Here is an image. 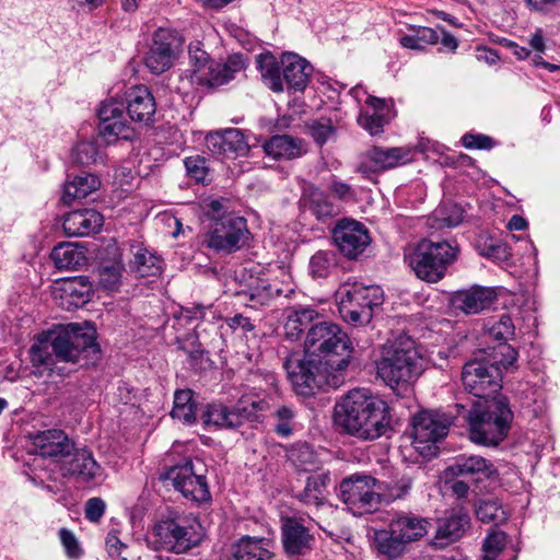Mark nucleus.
Here are the masks:
<instances>
[{"label": "nucleus", "instance_id": "nucleus-23", "mask_svg": "<svg viewBox=\"0 0 560 560\" xmlns=\"http://www.w3.org/2000/svg\"><path fill=\"white\" fill-rule=\"evenodd\" d=\"M126 103L127 114L136 122H150L156 112L154 96L144 85L130 88L126 92Z\"/></svg>", "mask_w": 560, "mask_h": 560}, {"label": "nucleus", "instance_id": "nucleus-54", "mask_svg": "<svg viewBox=\"0 0 560 560\" xmlns=\"http://www.w3.org/2000/svg\"><path fill=\"white\" fill-rule=\"evenodd\" d=\"M295 415V411L285 405L276 410L273 416L277 422L273 430L279 436L288 438L293 433Z\"/></svg>", "mask_w": 560, "mask_h": 560}, {"label": "nucleus", "instance_id": "nucleus-37", "mask_svg": "<svg viewBox=\"0 0 560 560\" xmlns=\"http://www.w3.org/2000/svg\"><path fill=\"white\" fill-rule=\"evenodd\" d=\"M408 34L399 38V43L404 48L423 51L429 45H435L440 40V35L436 30L420 26L408 25Z\"/></svg>", "mask_w": 560, "mask_h": 560}, {"label": "nucleus", "instance_id": "nucleus-36", "mask_svg": "<svg viewBox=\"0 0 560 560\" xmlns=\"http://www.w3.org/2000/svg\"><path fill=\"white\" fill-rule=\"evenodd\" d=\"M50 257L59 270H75L86 262L84 248L70 242L56 245L51 250Z\"/></svg>", "mask_w": 560, "mask_h": 560}, {"label": "nucleus", "instance_id": "nucleus-31", "mask_svg": "<svg viewBox=\"0 0 560 560\" xmlns=\"http://www.w3.org/2000/svg\"><path fill=\"white\" fill-rule=\"evenodd\" d=\"M264 152L275 160H294L304 152V141L289 135H276L262 144Z\"/></svg>", "mask_w": 560, "mask_h": 560}, {"label": "nucleus", "instance_id": "nucleus-46", "mask_svg": "<svg viewBox=\"0 0 560 560\" xmlns=\"http://www.w3.org/2000/svg\"><path fill=\"white\" fill-rule=\"evenodd\" d=\"M65 292L72 299L71 304L79 306L90 301L93 288L88 277H78L69 281Z\"/></svg>", "mask_w": 560, "mask_h": 560}, {"label": "nucleus", "instance_id": "nucleus-41", "mask_svg": "<svg viewBox=\"0 0 560 560\" xmlns=\"http://www.w3.org/2000/svg\"><path fill=\"white\" fill-rule=\"evenodd\" d=\"M171 416L184 424L191 425L196 422V401L194 400V392L191 389H177L175 392Z\"/></svg>", "mask_w": 560, "mask_h": 560}, {"label": "nucleus", "instance_id": "nucleus-42", "mask_svg": "<svg viewBox=\"0 0 560 560\" xmlns=\"http://www.w3.org/2000/svg\"><path fill=\"white\" fill-rule=\"evenodd\" d=\"M250 302V307L266 306L277 296L282 294V290L271 284L268 280L256 279L255 284L249 285L246 291L240 293Z\"/></svg>", "mask_w": 560, "mask_h": 560}, {"label": "nucleus", "instance_id": "nucleus-13", "mask_svg": "<svg viewBox=\"0 0 560 560\" xmlns=\"http://www.w3.org/2000/svg\"><path fill=\"white\" fill-rule=\"evenodd\" d=\"M381 482L371 475L353 474L343 479L339 486V498L355 512L370 513L381 503Z\"/></svg>", "mask_w": 560, "mask_h": 560}, {"label": "nucleus", "instance_id": "nucleus-33", "mask_svg": "<svg viewBox=\"0 0 560 560\" xmlns=\"http://www.w3.org/2000/svg\"><path fill=\"white\" fill-rule=\"evenodd\" d=\"M275 553L264 547V539L243 536L231 547L229 560H273Z\"/></svg>", "mask_w": 560, "mask_h": 560}, {"label": "nucleus", "instance_id": "nucleus-27", "mask_svg": "<svg viewBox=\"0 0 560 560\" xmlns=\"http://www.w3.org/2000/svg\"><path fill=\"white\" fill-rule=\"evenodd\" d=\"M103 225V215L94 209H77L69 212L62 228L68 236H84L96 233Z\"/></svg>", "mask_w": 560, "mask_h": 560}, {"label": "nucleus", "instance_id": "nucleus-53", "mask_svg": "<svg viewBox=\"0 0 560 560\" xmlns=\"http://www.w3.org/2000/svg\"><path fill=\"white\" fill-rule=\"evenodd\" d=\"M506 544V534L501 530H492L483 540L482 550L485 552L482 560H497L503 551Z\"/></svg>", "mask_w": 560, "mask_h": 560}, {"label": "nucleus", "instance_id": "nucleus-60", "mask_svg": "<svg viewBox=\"0 0 560 560\" xmlns=\"http://www.w3.org/2000/svg\"><path fill=\"white\" fill-rule=\"evenodd\" d=\"M106 510V503L103 499L94 497L89 499L84 505L85 518L92 523H97L103 517Z\"/></svg>", "mask_w": 560, "mask_h": 560}, {"label": "nucleus", "instance_id": "nucleus-49", "mask_svg": "<svg viewBox=\"0 0 560 560\" xmlns=\"http://www.w3.org/2000/svg\"><path fill=\"white\" fill-rule=\"evenodd\" d=\"M476 517L483 523H498L506 520L505 512L493 500H480L475 505Z\"/></svg>", "mask_w": 560, "mask_h": 560}, {"label": "nucleus", "instance_id": "nucleus-18", "mask_svg": "<svg viewBox=\"0 0 560 560\" xmlns=\"http://www.w3.org/2000/svg\"><path fill=\"white\" fill-rule=\"evenodd\" d=\"M281 539L288 557H304L312 552L315 537L303 518L287 516L281 520Z\"/></svg>", "mask_w": 560, "mask_h": 560}, {"label": "nucleus", "instance_id": "nucleus-21", "mask_svg": "<svg viewBox=\"0 0 560 560\" xmlns=\"http://www.w3.org/2000/svg\"><path fill=\"white\" fill-rule=\"evenodd\" d=\"M444 472L452 477L471 476L476 477V480H493L499 477L494 464L480 455H458Z\"/></svg>", "mask_w": 560, "mask_h": 560}, {"label": "nucleus", "instance_id": "nucleus-52", "mask_svg": "<svg viewBox=\"0 0 560 560\" xmlns=\"http://www.w3.org/2000/svg\"><path fill=\"white\" fill-rule=\"evenodd\" d=\"M341 317L348 324L361 326L369 324L373 317L372 311L368 308H359L347 303L345 298H341V305L339 308Z\"/></svg>", "mask_w": 560, "mask_h": 560}, {"label": "nucleus", "instance_id": "nucleus-17", "mask_svg": "<svg viewBox=\"0 0 560 560\" xmlns=\"http://www.w3.org/2000/svg\"><path fill=\"white\" fill-rule=\"evenodd\" d=\"M30 438L35 447V454L43 458H50L60 466L75 448L74 442L59 429L37 431L31 434Z\"/></svg>", "mask_w": 560, "mask_h": 560}, {"label": "nucleus", "instance_id": "nucleus-20", "mask_svg": "<svg viewBox=\"0 0 560 560\" xmlns=\"http://www.w3.org/2000/svg\"><path fill=\"white\" fill-rule=\"evenodd\" d=\"M497 299L498 295L494 289L474 285L468 290L454 292L450 302L454 310L472 315L492 307Z\"/></svg>", "mask_w": 560, "mask_h": 560}, {"label": "nucleus", "instance_id": "nucleus-38", "mask_svg": "<svg viewBox=\"0 0 560 560\" xmlns=\"http://www.w3.org/2000/svg\"><path fill=\"white\" fill-rule=\"evenodd\" d=\"M329 483V472L311 475L306 479L304 490L296 498L308 505H322L324 504L326 488Z\"/></svg>", "mask_w": 560, "mask_h": 560}, {"label": "nucleus", "instance_id": "nucleus-9", "mask_svg": "<svg viewBox=\"0 0 560 560\" xmlns=\"http://www.w3.org/2000/svg\"><path fill=\"white\" fill-rule=\"evenodd\" d=\"M459 253L457 245L446 241L421 240L410 253L409 266L416 276L427 283H438L455 262Z\"/></svg>", "mask_w": 560, "mask_h": 560}, {"label": "nucleus", "instance_id": "nucleus-58", "mask_svg": "<svg viewBox=\"0 0 560 560\" xmlns=\"http://www.w3.org/2000/svg\"><path fill=\"white\" fill-rule=\"evenodd\" d=\"M319 314L313 308H300L294 311L292 315L289 316L284 329L290 331H295V323L300 325H304L307 329L315 325L314 319L318 318Z\"/></svg>", "mask_w": 560, "mask_h": 560}, {"label": "nucleus", "instance_id": "nucleus-14", "mask_svg": "<svg viewBox=\"0 0 560 560\" xmlns=\"http://www.w3.org/2000/svg\"><path fill=\"white\" fill-rule=\"evenodd\" d=\"M160 479L172 485L186 500L197 505L211 501L207 477L197 474L191 460L170 467L160 476Z\"/></svg>", "mask_w": 560, "mask_h": 560}, {"label": "nucleus", "instance_id": "nucleus-47", "mask_svg": "<svg viewBox=\"0 0 560 560\" xmlns=\"http://www.w3.org/2000/svg\"><path fill=\"white\" fill-rule=\"evenodd\" d=\"M289 459L299 470L307 471L316 463V455L307 443H296L289 452Z\"/></svg>", "mask_w": 560, "mask_h": 560}, {"label": "nucleus", "instance_id": "nucleus-15", "mask_svg": "<svg viewBox=\"0 0 560 560\" xmlns=\"http://www.w3.org/2000/svg\"><path fill=\"white\" fill-rule=\"evenodd\" d=\"M182 45L183 39L177 33L165 28L158 30L144 58L147 68L153 74L167 71L173 66Z\"/></svg>", "mask_w": 560, "mask_h": 560}, {"label": "nucleus", "instance_id": "nucleus-10", "mask_svg": "<svg viewBox=\"0 0 560 560\" xmlns=\"http://www.w3.org/2000/svg\"><path fill=\"white\" fill-rule=\"evenodd\" d=\"M267 407L268 402L264 399L246 397H242L231 407L222 402H210L203 406L200 419L206 428L232 430L242 427L245 421H259Z\"/></svg>", "mask_w": 560, "mask_h": 560}, {"label": "nucleus", "instance_id": "nucleus-4", "mask_svg": "<svg viewBox=\"0 0 560 560\" xmlns=\"http://www.w3.org/2000/svg\"><path fill=\"white\" fill-rule=\"evenodd\" d=\"M458 413L469 424L470 440L480 445L498 446L509 435L514 413L505 396L488 400H476L467 410L462 404H455Z\"/></svg>", "mask_w": 560, "mask_h": 560}, {"label": "nucleus", "instance_id": "nucleus-40", "mask_svg": "<svg viewBox=\"0 0 560 560\" xmlns=\"http://www.w3.org/2000/svg\"><path fill=\"white\" fill-rule=\"evenodd\" d=\"M130 268L141 278L158 277L163 270V259L147 248L139 247L130 261Z\"/></svg>", "mask_w": 560, "mask_h": 560}, {"label": "nucleus", "instance_id": "nucleus-30", "mask_svg": "<svg viewBox=\"0 0 560 560\" xmlns=\"http://www.w3.org/2000/svg\"><path fill=\"white\" fill-rule=\"evenodd\" d=\"M101 186L100 178L90 172L81 171L78 174H68L63 185L62 201L70 205L75 199H83Z\"/></svg>", "mask_w": 560, "mask_h": 560}, {"label": "nucleus", "instance_id": "nucleus-7", "mask_svg": "<svg viewBox=\"0 0 560 560\" xmlns=\"http://www.w3.org/2000/svg\"><path fill=\"white\" fill-rule=\"evenodd\" d=\"M353 351L352 342L341 328L331 322H317L308 328L304 340V352L307 355L334 361L336 371H345Z\"/></svg>", "mask_w": 560, "mask_h": 560}, {"label": "nucleus", "instance_id": "nucleus-22", "mask_svg": "<svg viewBox=\"0 0 560 560\" xmlns=\"http://www.w3.org/2000/svg\"><path fill=\"white\" fill-rule=\"evenodd\" d=\"M63 476H71L82 482L94 480L101 475L102 468L92 453L85 448H74L71 456L60 466Z\"/></svg>", "mask_w": 560, "mask_h": 560}, {"label": "nucleus", "instance_id": "nucleus-24", "mask_svg": "<svg viewBox=\"0 0 560 560\" xmlns=\"http://www.w3.org/2000/svg\"><path fill=\"white\" fill-rule=\"evenodd\" d=\"M365 158L366 161H362L358 166V172L364 175L396 167L408 161V152L401 148L383 149L374 147L366 153Z\"/></svg>", "mask_w": 560, "mask_h": 560}, {"label": "nucleus", "instance_id": "nucleus-55", "mask_svg": "<svg viewBox=\"0 0 560 560\" xmlns=\"http://www.w3.org/2000/svg\"><path fill=\"white\" fill-rule=\"evenodd\" d=\"M358 124L372 136H375L383 132L387 119L384 113H369L365 110L359 115Z\"/></svg>", "mask_w": 560, "mask_h": 560}, {"label": "nucleus", "instance_id": "nucleus-3", "mask_svg": "<svg viewBox=\"0 0 560 560\" xmlns=\"http://www.w3.org/2000/svg\"><path fill=\"white\" fill-rule=\"evenodd\" d=\"M518 353L510 345L477 349L462 369V383L466 392L477 400L502 396L503 373L517 360Z\"/></svg>", "mask_w": 560, "mask_h": 560}, {"label": "nucleus", "instance_id": "nucleus-64", "mask_svg": "<svg viewBox=\"0 0 560 560\" xmlns=\"http://www.w3.org/2000/svg\"><path fill=\"white\" fill-rule=\"evenodd\" d=\"M225 322L231 329H241L244 334L255 329V325L250 322L249 317L243 316L242 314H235L232 317H226Z\"/></svg>", "mask_w": 560, "mask_h": 560}, {"label": "nucleus", "instance_id": "nucleus-16", "mask_svg": "<svg viewBox=\"0 0 560 560\" xmlns=\"http://www.w3.org/2000/svg\"><path fill=\"white\" fill-rule=\"evenodd\" d=\"M331 234L334 244L349 259H357L371 242L365 225L349 218L338 220Z\"/></svg>", "mask_w": 560, "mask_h": 560}, {"label": "nucleus", "instance_id": "nucleus-11", "mask_svg": "<svg viewBox=\"0 0 560 560\" xmlns=\"http://www.w3.org/2000/svg\"><path fill=\"white\" fill-rule=\"evenodd\" d=\"M454 417L444 412L422 410L411 419V436L416 451L424 458L435 457L440 452L439 443L444 440Z\"/></svg>", "mask_w": 560, "mask_h": 560}, {"label": "nucleus", "instance_id": "nucleus-25", "mask_svg": "<svg viewBox=\"0 0 560 560\" xmlns=\"http://www.w3.org/2000/svg\"><path fill=\"white\" fill-rule=\"evenodd\" d=\"M282 81L289 89L303 92L310 81L313 71L312 65L304 58L293 52H285L281 58Z\"/></svg>", "mask_w": 560, "mask_h": 560}, {"label": "nucleus", "instance_id": "nucleus-35", "mask_svg": "<svg viewBox=\"0 0 560 560\" xmlns=\"http://www.w3.org/2000/svg\"><path fill=\"white\" fill-rule=\"evenodd\" d=\"M374 546L377 552L388 560L401 558L408 551L407 544L394 532L389 523L386 529L374 533Z\"/></svg>", "mask_w": 560, "mask_h": 560}, {"label": "nucleus", "instance_id": "nucleus-34", "mask_svg": "<svg viewBox=\"0 0 560 560\" xmlns=\"http://www.w3.org/2000/svg\"><path fill=\"white\" fill-rule=\"evenodd\" d=\"M341 293L347 303L362 310L368 308L373 312V307L382 304L378 287L353 283L351 287L343 285Z\"/></svg>", "mask_w": 560, "mask_h": 560}, {"label": "nucleus", "instance_id": "nucleus-26", "mask_svg": "<svg viewBox=\"0 0 560 560\" xmlns=\"http://www.w3.org/2000/svg\"><path fill=\"white\" fill-rule=\"evenodd\" d=\"M206 145L211 153L219 155L228 153L246 155L249 151L244 135L236 128L210 132L206 137Z\"/></svg>", "mask_w": 560, "mask_h": 560}, {"label": "nucleus", "instance_id": "nucleus-6", "mask_svg": "<svg viewBox=\"0 0 560 560\" xmlns=\"http://www.w3.org/2000/svg\"><path fill=\"white\" fill-rule=\"evenodd\" d=\"M423 372L422 357L410 337L400 335L384 346L376 373L392 388L417 380Z\"/></svg>", "mask_w": 560, "mask_h": 560}, {"label": "nucleus", "instance_id": "nucleus-28", "mask_svg": "<svg viewBox=\"0 0 560 560\" xmlns=\"http://www.w3.org/2000/svg\"><path fill=\"white\" fill-rule=\"evenodd\" d=\"M245 58L242 54L231 55L224 63L211 62L208 71L197 77V81L211 88L226 84L234 79L235 73L245 69Z\"/></svg>", "mask_w": 560, "mask_h": 560}, {"label": "nucleus", "instance_id": "nucleus-1", "mask_svg": "<svg viewBox=\"0 0 560 560\" xmlns=\"http://www.w3.org/2000/svg\"><path fill=\"white\" fill-rule=\"evenodd\" d=\"M94 327L82 328L79 324L43 331L30 348L33 366L51 368L57 362L94 364L101 359V347Z\"/></svg>", "mask_w": 560, "mask_h": 560}, {"label": "nucleus", "instance_id": "nucleus-5", "mask_svg": "<svg viewBox=\"0 0 560 560\" xmlns=\"http://www.w3.org/2000/svg\"><path fill=\"white\" fill-rule=\"evenodd\" d=\"M212 221L203 243L217 254L230 255L244 247L249 237L247 222L237 215L226 198L212 199L205 206Z\"/></svg>", "mask_w": 560, "mask_h": 560}, {"label": "nucleus", "instance_id": "nucleus-8", "mask_svg": "<svg viewBox=\"0 0 560 560\" xmlns=\"http://www.w3.org/2000/svg\"><path fill=\"white\" fill-rule=\"evenodd\" d=\"M335 362L303 354H289L283 361V369L298 395L310 397L325 386L335 384Z\"/></svg>", "mask_w": 560, "mask_h": 560}, {"label": "nucleus", "instance_id": "nucleus-51", "mask_svg": "<svg viewBox=\"0 0 560 560\" xmlns=\"http://www.w3.org/2000/svg\"><path fill=\"white\" fill-rule=\"evenodd\" d=\"M311 137L318 145L336 137V128L330 118H320L307 125Z\"/></svg>", "mask_w": 560, "mask_h": 560}, {"label": "nucleus", "instance_id": "nucleus-19", "mask_svg": "<svg viewBox=\"0 0 560 560\" xmlns=\"http://www.w3.org/2000/svg\"><path fill=\"white\" fill-rule=\"evenodd\" d=\"M98 132L110 142L113 139L133 140L136 131L124 117V105L117 101L104 103L98 109Z\"/></svg>", "mask_w": 560, "mask_h": 560}, {"label": "nucleus", "instance_id": "nucleus-59", "mask_svg": "<svg viewBox=\"0 0 560 560\" xmlns=\"http://www.w3.org/2000/svg\"><path fill=\"white\" fill-rule=\"evenodd\" d=\"M187 174L196 182H203L207 174L208 167L206 160L199 155L188 156L184 161Z\"/></svg>", "mask_w": 560, "mask_h": 560}, {"label": "nucleus", "instance_id": "nucleus-45", "mask_svg": "<svg viewBox=\"0 0 560 560\" xmlns=\"http://www.w3.org/2000/svg\"><path fill=\"white\" fill-rule=\"evenodd\" d=\"M478 247L480 254L487 258L506 261L511 257V248L501 240L490 236L480 237Z\"/></svg>", "mask_w": 560, "mask_h": 560}, {"label": "nucleus", "instance_id": "nucleus-57", "mask_svg": "<svg viewBox=\"0 0 560 560\" xmlns=\"http://www.w3.org/2000/svg\"><path fill=\"white\" fill-rule=\"evenodd\" d=\"M121 270L118 262L102 266L98 270L101 285L106 290H114L120 281Z\"/></svg>", "mask_w": 560, "mask_h": 560}, {"label": "nucleus", "instance_id": "nucleus-48", "mask_svg": "<svg viewBox=\"0 0 560 560\" xmlns=\"http://www.w3.org/2000/svg\"><path fill=\"white\" fill-rule=\"evenodd\" d=\"M311 210L318 220H325L337 213L336 206L322 190L315 188L310 196Z\"/></svg>", "mask_w": 560, "mask_h": 560}, {"label": "nucleus", "instance_id": "nucleus-61", "mask_svg": "<svg viewBox=\"0 0 560 560\" xmlns=\"http://www.w3.org/2000/svg\"><path fill=\"white\" fill-rule=\"evenodd\" d=\"M60 540L66 549L67 556L71 559H78L82 555V549L73 533L67 528L59 532Z\"/></svg>", "mask_w": 560, "mask_h": 560}, {"label": "nucleus", "instance_id": "nucleus-44", "mask_svg": "<svg viewBox=\"0 0 560 560\" xmlns=\"http://www.w3.org/2000/svg\"><path fill=\"white\" fill-rule=\"evenodd\" d=\"M73 163L82 166H90L103 161L102 152L96 141H80L72 152Z\"/></svg>", "mask_w": 560, "mask_h": 560}, {"label": "nucleus", "instance_id": "nucleus-62", "mask_svg": "<svg viewBox=\"0 0 560 560\" xmlns=\"http://www.w3.org/2000/svg\"><path fill=\"white\" fill-rule=\"evenodd\" d=\"M462 142L467 149L489 150L494 147V140L491 137L481 133H466L462 138Z\"/></svg>", "mask_w": 560, "mask_h": 560}, {"label": "nucleus", "instance_id": "nucleus-2", "mask_svg": "<svg viewBox=\"0 0 560 560\" xmlns=\"http://www.w3.org/2000/svg\"><path fill=\"white\" fill-rule=\"evenodd\" d=\"M334 422L339 432L361 441L389 438L394 431L387 402L365 388L350 390L335 405Z\"/></svg>", "mask_w": 560, "mask_h": 560}, {"label": "nucleus", "instance_id": "nucleus-39", "mask_svg": "<svg viewBox=\"0 0 560 560\" xmlns=\"http://www.w3.org/2000/svg\"><path fill=\"white\" fill-rule=\"evenodd\" d=\"M258 68L261 73L264 83L273 92L280 93L283 91L281 62L270 54H260L257 56Z\"/></svg>", "mask_w": 560, "mask_h": 560}, {"label": "nucleus", "instance_id": "nucleus-32", "mask_svg": "<svg viewBox=\"0 0 560 560\" xmlns=\"http://www.w3.org/2000/svg\"><path fill=\"white\" fill-rule=\"evenodd\" d=\"M469 524V514L463 508L454 509L448 516L439 520L435 539L445 540L446 545L456 541L464 535Z\"/></svg>", "mask_w": 560, "mask_h": 560}, {"label": "nucleus", "instance_id": "nucleus-12", "mask_svg": "<svg viewBox=\"0 0 560 560\" xmlns=\"http://www.w3.org/2000/svg\"><path fill=\"white\" fill-rule=\"evenodd\" d=\"M199 524L192 515H182L171 512L154 526V535L161 548L179 555L190 550L199 544L196 527Z\"/></svg>", "mask_w": 560, "mask_h": 560}, {"label": "nucleus", "instance_id": "nucleus-43", "mask_svg": "<svg viewBox=\"0 0 560 560\" xmlns=\"http://www.w3.org/2000/svg\"><path fill=\"white\" fill-rule=\"evenodd\" d=\"M337 266V257L332 250H318L310 259V275L316 279L327 278Z\"/></svg>", "mask_w": 560, "mask_h": 560}, {"label": "nucleus", "instance_id": "nucleus-50", "mask_svg": "<svg viewBox=\"0 0 560 560\" xmlns=\"http://www.w3.org/2000/svg\"><path fill=\"white\" fill-rule=\"evenodd\" d=\"M487 334L493 338L494 340L499 341V345L506 343V341L512 338L515 334V327L512 322V318L510 315H501L500 319L498 322H494L490 325L488 323L486 325Z\"/></svg>", "mask_w": 560, "mask_h": 560}, {"label": "nucleus", "instance_id": "nucleus-29", "mask_svg": "<svg viewBox=\"0 0 560 560\" xmlns=\"http://www.w3.org/2000/svg\"><path fill=\"white\" fill-rule=\"evenodd\" d=\"M389 524L408 547L411 542L423 538L430 527V522L427 518L407 513L396 514Z\"/></svg>", "mask_w": 560, "mask_h": 560}, {"label": "nucleus", "instance_id": "nucleus-63", "mask_svg": "<svg viewBox=\"0 0 560 560\" xmlns=\"http://www.w3.org/2000/svg\"><path fill=\"white\" fill-rule=\"evenodd\" d=\"M328 189L336 198L342 201L353 200L355 197L353 188L349 184L341 182L336 177L330 182Z\"/></svg>", "mask_w": 560, "mask_h": 560}, {"label": "nucleus", "instance_id": "nucleus-56", "mask_svg": "<svg viewBox=\"0 0 560 560\" xmlns=\"http://www.w3.org/2000/svg\"><path fill=\"white\" fill-rule=\"evenodd\" d=\"M200 42H196L195 44L189 45V57L190 62L194 67V73L196 78L201 73L208 71L209 65L212 62L210 60L209 54L200 47Z\"/></svg>", "mask_w": 560, "mask_h": 560}]
</instances>
